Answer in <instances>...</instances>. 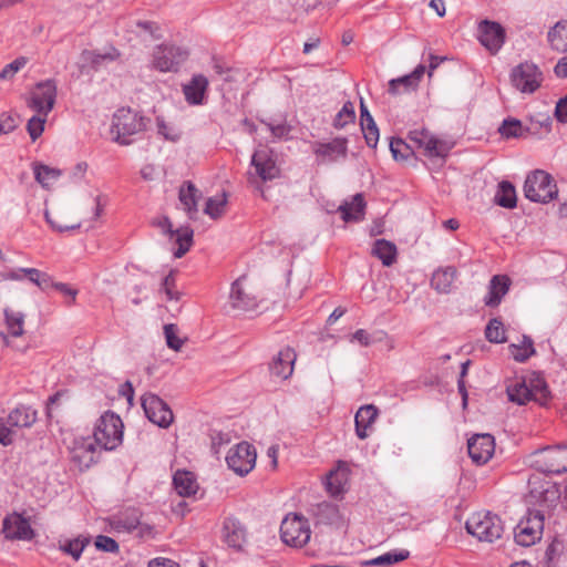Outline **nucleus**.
Listing matches in <instances>:
<instances>
[{"mask_svg":"<svg viewBox=\"0 0 567 567\" xmlns=\"http://www.w3.org/2000/svg\"><path fill=\"white\" fill-rule=\"evenodd\" d=\"M123 422L121 417L112 411H107L100 416L93 432V442L100 450L113 451L122 444Z\"/></svg>","mask_w":567,"mask_h":567,"instance_id":"obj_1","label":"nucleus"},{"mask_svg":"<svg viewBox=\"0 0 567 567\" xmlns=\"http://www.w3.org/2000/svg\"><path fill=\"white\" fill-rule=\"evenodd\" d=\"M146 127L145 117L131 109H120L113 115L111 132L114 134V141L121 145L132 143L130 138Z\"/></svg>","mask_w":567,"mask_h":567,"instance_id":"obj_2","label":"nucleus"},{"mask_svg":"<svg viewBox=\"0 0 567 567\" xmlns=\"http://www.w3.org/2000/svg\"><path fill=\"white\" fill-rule=\"evenodd\" d=\"M468 534L481 542L493 543L501 538L504 527L501 518L489 512L474 513L465 524Z\"/></svg>","mask_w":567,"mask_h":567,"instance_id":"obj_3","label":"nucleus"},{"mask_svg":"<svg viewBox=\"0 0 567 567\" xmlns=\"http://www.w3.org/2000/svg\"><path fill=\"white\" fill-rule=\"evenodd\" d=\"M525 197L536 203H548L557 194V185L554 178L542 169H536L527 175L524 184Z\"/></svg>","mask_w":567,"mask_h":567,"instance_id":"obj_4","label":"nucleus"},{"mask_svg":"<svg viewBox=\"0 0 567 567\" xmlns=\"http://www.w3.org/2000/svg\"><path fill=\"white\" fill-rule=\"evenodd\" d=\"M281 540L291 547H303L311 537L309 520L301 514L289 513L280 525Z\"/></svg>","mask_w":567,"mask_h":567,"instance_id":"obj_5","label":"nucleus"},{"mask_svg":"<svg viewBox=\"0 0 567 567\" xmlns=\"http://www.w3.org/2000/svg\"><path fill=\"white\" fill-rule=\"evenodd\" d=\"M533 466L545 474L567 473V446L546 447L534 454Z\"/></svg>","mask_w":567,"mask_h":567,"instance_id":"obj_6","label":"nucleus"},{"mask_svg":"<svg viewBox=\"0 0 567 567\" xmlns=\"http://www.w3.org/2000/svg\"><path fill=\"white\" fill-rule=\"evenodd\" d=\"M511 82L522 93H534L543 82V73L536 64L524 62L512 70Z\"/></svg>","mask_w":567,"mask_h":567,"instance_id":"obj_7","label":"nucleus"},{"mask_svg":"<svg viewBox=\"0 0 567 567\" xmlns=\"http://www.w3.org/2000/svg\"><path fill=\"white\" fill-rule=\"evenodd\" d=\"M187 58V50L176 45L163 44L154 50L153 65L161 72H176Z\"/></svg>","mask_w":567,"mask_h":567,"instance_id":"obj_8","label":"nucleus"},{"mask_svg":"<svg viewBox=\"0 0 567 567\" xmlns=\"http://www.w3.org/2000/svg\"><path fill=\"white\" fill-rule=\"evenodd\" d=\"M256 458L255 447L248 442H240L228 451L226 462L230 470L244 476L255 467Z\"/></svg>","mask_w":567,"mask_h":567,"instance_id":"obj_9","label":"nucleus"},{"mask_svg":"<svg viewBox=\"0 0 567 567\" xmlns=\"http://www.w3.org/2000/svg\"><path fill=\"white\" fill-rule=\"evenodd\" d=\"M141 404L146 417L159 427L167 429L174 415L168 404L153 393H145L141 398Z\"/></svg>","mask_w":567,"mask_h":567,"instance_id":"obj_10","label":"nucleus"},{"mask_svg":"<svg viewBox=\"0 0 567 567\" xmlns=\"http://www.w3.org/2000/svg\"><path fill=\"white\" fill-rule=\"evenodd\" d=\"M543 528L544 516L539 512L529 513L515 527V542L523 547H529L542 538Z\"/></svg>","mask_w":567,"mask_h":567,"instance_id":"obj_11","label":"nucleus"},{"mask_svg":"<svg viewBox=\"0 0 567 567\" xmlns=\"http://www.w3.org/2000/svg\"><path fill=\"white\" fill-rule=\"evenodd\" d=\"M56 92L58 89L54 80H45L38 83L32 92L30 106L38 114L48 116L55 104Z\"/></svg>","mask_w":567,"mask_h":567,"instance_id":"obj_12","label":"nucleus"},{"mask_svg":"<svg viewBox=\"0 0 567 567\" xmlns=\"http://www.w3.org/2000/svg\"><path fill=\"white\" fill-rule=\"evenodd\" d=\"M311 148L317 156L318 163H333L347 157L348 140L346 137H336L327 143L313 142Z\"/></svg>","mask_w":567,"mask_h":567,"instance_id":"obj_13","label":"nucleus"},{"mask_svg":"<svg viewBox=\"0 0 567 567\" xmlns=\"http://www.w3.org/2000/svg\"><path fill=\"white\" fill-rule=\"evenodd\" d=\"M468 455L478 465L485 464L495 451L494 437L488 434H475L467 442Z\"/></svg>","mask_w":567,"mask_h":567,"instance_id":"obj_14","label":"nucleus"},{"mask_svg":"<svg viewBox=\"0 0 567 567\" xmlns=\"http://www.w3.org/2000/svg\"><path fill=\"white\" fill-rule=\"evenodd\" d=\"M100 451L99 446L91 439H81L75 441L71 450V460L81 471L86 470L97 462Z\"/></svg>","mask_w":567,"mask_h":567,"instance_id":"obj_15","label":"nucleus"},{"mask_svg":"<svg viewBox=\"0 0 567 567\" xmlns=\"http://www.w3.org/2000/svg\"><path fill=\"white\" fill-rule=\"evenodd\" d=\"M478 33L480 42L492 53H496L504 44L505 30L497 22L482 21L478 25Z\"/></svg>","mask_w":567,"mask_h":567,"instance_id":"obj_16","label":"nucleus"},{"mask_svg":"<svg viewBox=\"0 0 567 567\" xmlns=\"http://www.w3.org/2000/svg\"><path fill=\"white\" fill-rule=\"evenodd\" d=\"M251 165L255 167L257 176L264 182L272 181L280 174V169L276 164L272 152L267 148L255 151L251 156Z\"/></svg>","mask_w":567,"mask_h":567,"instance_id":"obj_17","label":"nucleus"},{"mask_svg":"<svg viewBox=\"0 0 567 567\" xmlns=\"http://www.w3.org/2000/svg\"><path fill=\"white\" fill-rule=\"evenodd\" d=\"M2 533L7 539L31 540L34 536L28 519L18 514L3 519Z\"/></svg>","mask_w":567,"mask_h":567,"instance_id":"obj_18","label":"nucleus"},{"mask_svg":"<svg viewBox=\"0 0 567 567\" xmlns=\"http://www.w3.org/2000/svg\"><path fill=\"white\" fill-rule=\"evenodd\" d=\"M158 226L162 228L164 234H168L171 237H176V244L178 248L175 250L174 256L182 258L193 245L194 231L190 227H182L177 230L172 229V223L167 217H164Z\"/></svg>","mask_w":567,"mask_h":567,"instance_id":"obj_19","label":"nucleus"},{"mask_svg":"<svg viewBox=\"0 0 567 567\" xmlns=\"http://www.w3.org/2000/svg\"><path fill=\"white\" fill-rule=\"evenodd\" d=\"M4 319L8 329V333L0 332V338L7 347H11L17 350H24L25 348H19L13 344L10 338H18L24 333V315L20 311H13L4 309Z\"/></svg>","mask_w":567,"mask_h":567,"instance_id":"obj_20","label":"nucleus"},{"mask_svg":"<svg viewBox=\"0 0 567 567\" xmlns=\"http://www.w3.org/2000/svg\"><path fill=\"white\" fill-rule=\"evenodd\" d=\"M295 360L296 353L291 348L287 347L280 350L269 364L271 375L287 380L293 372Z\"/></svg>","mask_w":567,"mask_h":567,"instance_id":"obj_21","label":"nucleus"},{"mask_svg":"<svg viewBox=\"0 0 567 567\" xmlns=\"http://www.w3.org/2000/svg\"><path fill=\"white\" fill-rule=\"evenodd\" d=\"M511 284L512 281L506 275L493 276L488 284V291L484 297V305L489 308L497 307L508 292Z\"/></svg>","mask_w":567,"mask_h":567,"instance_id":"obj_22","label":"nucleus"},{"mask_svg":"<svg viewBox=\"0 0 567 567\" xmlns=\"http://www.w3.org/2000/svg\"><path fill=\"white\" fill-rule=\"evenodd\" d=\"M229 302L233 309L239 311H251L257 308L256 297L246 291L241 278L233 282Z\"/></svg>","mask_w":567,"mask_h":567,"instance_id":"obj_23","label":"nucleus"},{"mask_svg":"<svg viewBox=\"0 0 567 567\" xmlns=\"http://www.w3.org/2000/svg\"><path fill=\"white\" fill-rule=\"evenodd\" d=\"M349 468L344 462H338L336 468L327 475L326 487L332 496H339L347 489Z\"/></svg>","mask_w":567,"mask_h":567,"instance_id":"obj_24","label":"nucleus"},{"mask_svg":"<svg viewBox=\"0 0 567 567\" xmlns=\"http://www.w3.org/2000/svg\"><path fill=\"white\" fill-rule=\"evenodd\" d=\"M246 534L241 524L234 518H227L223 526V539L228 547L240 550L245 543Z\"/></svg>","mask_w":567,"mask_h":567,"instance_id":"obj_25","label":"nucleus"},{"mask_svg":"<svg viewBox=\"0 0 567 567\" xmlns=\"http://www.w3.org/2000/svg\"><path fill=\"white\" fill-rule=\"evenodd\" d=\"M208 87V80L203 74H195L189 83L183 86V92L186 101L193 105H199L204 101L206 90Z\"/></svg>","mask_w":567,"mask_h":567,"instance_id":"obj_26","label":"nucleus"},{"mask_svg":"<svg viewBox=\"0 0 567 567\" xmlns=\"http://www.w3.org/2000/svg\"><path fill=\"white\" fill-rule=\"evenodd\" d=\"M365 202L362 194H355L350 202L344 200L338 212L346 223L360 221L364 218Z\"/></svg>","mask_w":567,"mask_h":567,"instance_id":"obj_27","label":"nucleus"},{"mask_svg":"<svg viewBox=\"0 0 567 567\" xmlns=\"http://www.w3.org/2000/svg\"><path fill=\"white\" fill-rule=\"evenodd\" d=\"M37 410L30 405L20 404L14 408L7 417L10 427H30L37 421Z\"/></svg>","mask_w":567,"mask_h":567,"instance_id":"obj_28","label":"nucleus"},{"mask_svg":"<svg viewBox=\"0 0 567 567\" xmlns=\"http://www.w3.org/2000/svg\"><path fill=\"white\" fill-rule=\"evenodd\" d=\"M378 416V409L373 404L361 406L354 417L355 433L359 439L368 436L367 430L374 423Z\"/></svg>","mask_w":567,"mask_h":567,"instance_id":"obj_29","label":"nucleus"},{"mask_svg":"<svg viewBox=\"0 0 567 567\" xmlns=\"http://www.w3.org/2000/svg\"><path fill=\"white\" fill-rule=\"evenodd\" d=\"M173 484L181 496H192L198 489L194 474L188 471H177L174 474Z\"/></svg>","mask_w":567,"mask_h":567,"instance_id":"obj_30","label":"nucleus"},{"mask_svg":"<svg viewBox=\"0 0 567 567\" xmlns=\"http://www.w3.org/2000/svg\"><path fill=\"white\" fill-rule=\"evenodd\" d=\"M455 277L456 269L454 267L437 269L432 275L431 286L439 292L447 293L451 291Z\"/></svg>","mask_w":567,"mask_h":567,"instance_id":"obj_31","label":"nucleus"},{"mask_svg":"<svg viewBox=\"0 0 567 567\" xmlns=\"http://www.w3.org/2000/svg\"><path fill=\"white\" fill-rule=\"evenodd\" d=\"M547 40L553 50L567 52V20L558 21L547 33Z\"/></svg>","mask_w":567,"mask_h":567,"instance_id":"obj_32","label":"nucleus"},{"mask_svg":"<svg viewBox=\"0 0 567 567\" xmlns=\"http://www.w3.org/2000/svg\"><path fill=\"white\" fill-rule=\"evenodd\" d=\"M396 246L385 239H378L374 241L372 255L379 258L386 267L393 265L396 260Z\"/></svg>","mask_w":567,"mask_h":567,"instance_id":"obj_33","label":"nucleus"},{"mask_svg":"<svg viewBox=\"0 0 567 567\" xmlns=\"http://www.w3.org/2000/svg\"><path fill=\"white\" fill-rule=\"evenodd\" d=\"M198 190L192 182H186L179 189V200L190 218L197 214Z\"/></svg>","mask_w":567,"mask_h":567,"instance_id":"obj_34","label":"nucleus"},{"mask_svg":"<svg viewBox=\"0 0 567 567\" xmlns=\"http://www.w3.org/2000/svg\"><path fill=\"white\" fill-rule=\"evenodd\" d=\"M495 203L504 208H515L517 203L516 190L512 183L503 181L498 184L494 197Z\"/></svg>","mask_w":567,"mask_h":567,"instance_id":"obj_35","label":"nucleus"},{"mask_svg":"<svg viewBox=\"0 0 567 567\" xmlns=\"http://www.w3.org/2000/svg\"><path fill=\"white\" fill-rule=\"evenodd\" d=\"M508 399L517 404H525L532 401V392L525 380L515 381L507 386Z\"/></svg>","mask_w":567,"mask_h":567,"instance_id":"obj_36","label":"nucleus"},{"mask_svg":"<svg viewBox=\"0 0 567 567\" xmlns=\"http://www.w3.org/2000/svg\"><path fill=\"white\" fill-rule=\"evenodd\" d=\"M508 349H509L511 355L517 362H525L533 354H535L533 340L527 336L523 337V340L519 344H515V343L509 344Z\"/></svg>","mask_w":567,"mask_h":567,"instance_id":"obj_37","label":"nucleus"},{"mask_svg":"<svg viewBox=\"0 0 567 567\" xmlns=\"http://www.w3.org/2000/svg\"><path fill=\"white\" fill-rule=\"evenodd\" d=\"M33 171L37 182L45 188H49L62 174L60 169L43 164L34 165Z\"/></svg>","mask_w":567,"mask_h":567,"instance_id":"obj_38","label":"nucleus"},{"mask_svg":"<svg viewBox=\"0 0 567 567\" xmlns=\"http://www.w3.org/2000/svg\"><path fill=\"white\" fill-rule=\"evenodd\" d=\"M261 123L265 124L271 133L274 141H288L291 138L290 133L292 131V126L286 120L279 122L275 120H262Z\"/></svg>","mask_w":567,"mask_h":567,"instance_id":"obj_39","label":"nucleus"},{"mask_svg":"<svg viewBox=\"0 0 567 567\" xmlns=\"http://www.w3.org/2000/svg\"><path fill=\"white\" fill-rule=\"evenodd\" d=\"M409 550L405 549L392 550L369 560L367 565L388 567L405 560L409 557Z\"/></svg>","mask_w":567,"mask_h":567,"instance_id":"obj_40","label":"nucleus"},{"mask_svg":"<svg viewBox=\"0 0 567 567\" xmlns=\"http://www.w3.org/2000/svg\"><path fill=\"white\" fill-rule=\"evenodd\" d=\"M422 148L424 150V155L429 157H445L449 153L447 145L434 137L433 135H429L426 141L424 142Z\"/></svg>","mask_w":567,"mask_h":567,"instance_id":"obj_41","label":"nucleus"},{"mask_svg":"<svg viewBox=\"0 0 567 567\" xmlns=\"http://www.w3.org/2000/svg\"><path fill=\"white\" fill-rule=\"evenodd\" d=\"M226 205H227L226 193H223L219 196L209 197L206 202L204 213L207 214L210 218L217 219L224 214Z\"/></svg>","mask_w":567,"mask_h":567,"instance_id":"obj_42","label":"nucleus"},{"mask_svg":"<svg viewBox=\"0 0 567 567\" xmlns=\"http://www.w3.org/2000/svg\"><path fill=\"white\" fill-rule=\"evenodd\" d=\"M485 337L493 343L505 342L506 337L503 322L497 318L491 319L485 329Z\"/></svg>","mask_w":567,"mask_h":567,"instance_id":"obj_43","label":"nucleus"},{"mask_svg":"<svg viewBox=\"0 0 567 567\" xmlns=\"http://www.w3.org/2000/svg\"><path fill=\"white\" fill-rule=\"evenodd\" d=\"M527 385L532 392V400L544 404L549 395L545 380L540 377H535L529 380Z\"/></svg>","mask_w":567,"mask_h":567,"instance_id":"obj_44","label":"nucleus"},{"mask_svg":"<svg viewBox=\"0 0 567 567\" xmlns=\"http://www.w3.org/2000/svg\"><path fill=\"white\" fill-rule=\"evenodd\" d=\"M19 271L23 272L32 284L37 285L42 290L52 286L50 276L35 268H21Z\"/></svg>","mask_w":567,"mask_h":567,"instance_id":"obj_45","label":"nucleus"},{"mask_svg":"<svg viewBox=\"0 0 567 567\" xmlns=\"http://www.w3.org/2000/svg\"><path fill=\"white\" fill-rule=\"evenodd\" d=\"M416 84L413 81V76L410 74L393 79L389 82V93L396 95L403 92H409L416 89Z\"/></svg>","mask_w":567,"mask_h":567,"instance_id":"obj_46","label":"nucleus"},{"mask_svg":"<svg viewBox=\"0 0 567 567\" xmlns=\"http://www.w3.org/2000/svg\"><path fill=\"white\" fill-rule=\"evenodd\" d=\"M498 132L506 138L520 137L524 135V127L520 121L509 117L503 121Z\"/></svg>","mask_w":567,"mask_h":567,"instance_id":"obj_47","label":"nucleus"},{"mask_svg":"<svg viewBox=\"0 0 567 567\" xmlns=\"http://www.w3.org/2000/svg\"><path fill=\"white\" fill-rule=\"evenodd\" d=\"M318 515L322 520L334 524L340 519L339 506L333 503L323 502L318 505Z\"/></svg>","mask_w":567,"mask_h":567,"instance_id":"obj_48","label":"nucleus"},{"mask_svg":"<svg viewBox=\"0 0 567 567\" xmlns=\"http://www.w3.org/2000/svg\"><path fill=\"white\" fill-rule=\"evenodd\" d=\"M355 118L354 109L351 102L343 104L342 109L338 112L333 120V126L337 128L344 127L348 123L353 122Z\"/></svg>","mask_w":567,"mask_h":567,"instance_id":"obj_49","label":"nucleus"},{"mask_svg":"<svg viewBox=\"0 0 567 567\" xmlns=\"http://www.w3.org/2000/svg\"><path fill=\"white\" fill-rule=\"evenodd\" d=\"M90 543L87 537H78L71 540H68L62 549L70 554L74 559H79L85 546Z\"/></svg>","mask_w":567,"mask_h":567,"instance_id":"obj_50","label":"nucleus"},{"mask_svg":"<svg viewBox=\"0 0 567 567\" xmlns=\"http://www.w3.org/2000/svg\"><path fill=\"white\" fill-rule=\"evenodd\" d=\"M28 63V58L19 56L7 64L0 72V80H11Z\"/></svg>","mask_w":567,"mask_h":567,"instance_id":"obj_51","label":"nucleus"},{"mask_svg":"<svg viewBox=\"0 0 567 567\" xmlns=\"http://www.w3.org/2000/svg\"><path fill=\"white\" fill-rule=\"evenodd\" d=\"M47 116L38 114L32 116L27 124L28 133L32 141H35L44 130Z\"/></svg>","mask_w":567,"mask_h":567,"instance_id":"obj_52","label":"nucleus"},{"mask_svg":"<svg viewBox=\"0 0 567 567\" xmlns=\"http://www.w3.org/2000/svg\"><path fill=\"white\" fill-rule=\"evenodd\" d=\"M164 334L168 348L178 351L183 346V340L177 337V327L173 323L164 326Z\"/></svg>","mask_w":567,"mask_h":567,"instance_id":"obj_53","label":"nucleus"},{"mask_svg":"<svg viewBox=\"0 0 567 567\" xmlns=\"http://www.w3.org/2000/svg\"><path fill=\"white\" fill-rule=\"evenodd\" d=\"M162 289L164 290L167 300H178L179 292L175 289V275L171 271L162 282Z\"/></svg>","mask_w":567,"mask_h":567,"instance_id":"obj_54","label":"nucleus"},{"mask_svg":"<svg viewBox=\"0 0 567 567\" xmlns=\"http://www.w3.org/2000/svg\"><path fill=\"white\" fill-rule=\"evenodd\" d=\"M409 145L405 144L401 138H392L390 142V151L394 159H405L409 154Z\"/></svg>","mask_w":567,"mask_h":567,"instance_id":"obj_55","label":"nucleus"},{"mask_svg":"<svg viewBox=\"0 0 567 567\" xmlns=\"http://www.w3.org/2000/svg\"><path fill=\"white\" fill-rule=\"evenodd\" d=\"M95 547L99 550L105 551V553H117L118 551V544L113 539L112 537L105 536V535H99L95 538Z\"/></svg>","mask_w":567,"mask_h":567,"instance_id":"obj_56","label":"nucleus"},{"mask_svg":"<svg viewBox=\"0 0 567 567\" xmlns=\"http://www.w3.org/2000/svg\"><path fill=\"white\" fill-rule=\"evenodd\" d=\"M367 145L374 148L379 141V128L375 123L361 125Z\"/></svg>","mask_w":567,"mask_h":567,"instance_id":"obj_57","label":"nucleus"},{"mask_svg":"<svg viewBox=\"0 0 567 567\" xmlns=\"http://www.w3.org/2000/svg\"><path fill=\"white\" fill-rule=\"evenodd\" d=\"M17 127L14 117L7 113L0 114V134H8Z\"/></svg>","mask_w":567,"mask_h":567,"instance_id":"obj_58","label":"nucleus"},{"mask_svg":"<svg viewBox=\"0 0 567 567\" xmlns=\"http://www.w3.org/2000/svg\"><path fill=\"white\" fill-rule=\"evenodd\" d=\"M12 442H13V439H12L11 427L8 425L7 422H4V420L2 417H0V443L3 446H8V445L12 444Z\"/></svg>","mask_w":567,"mask_h":567,"instance_id":"obj_59","label":"nucleus"},{"mask_svg":"<svg viewBox=\"0 0 567 567\" xmlns=\"http://www.w3.org/2000/svg\"><path fill=\"white\" fill-rule=\"evenodd\" d=\"M430 132L426 130H414L409 133V138L416 144L417 147H422Z\"/></svg>","mask_w":567,"mask_h":567,"instance_id":"obj_60","label":"nucleus"},{"mask_svg":"<svg viewBox=\"0 0 567 567\" xmlns=\"http://www.w3.org/2000/svg\"><path fill=\"white\" fill-rule=\"evenodd\" d=\"M136 27L150 33L154 39L161 38V35L156 33L159 30V27L155 22L138 20L136 21Z\"/></svg>","mask_w":567,"mask_h":567,"instance_id":"obj_61","label":"nucleus"},{"mask_svg":"<svg viewBox=\"0 0 567 567\" xmlns=\"http://www.w3.org/2000/svg\"><path fill=\"white\" fill-rule=\"evenodd\" d=\"M86 60H90L94 68H96L104 60H114L115 56L111 54H97L95 52L86 51L83 53Z\"/></svg>","mask_w":567,"mask_h":567,"instance_id":"obj_62","label":"nucleus"},{"mask_svg":"<svg viewBox=\"0 0 567 567\" xmlns=\"http://www.w3.org/2000/svg\"><path fill=\"white\" fill-rule=\"evenodd\" d=\"M352 339L363 347H368L372 343L371 336L364 329L357 330L353 333Z\"/></svg>","mask_w":567,"mask_h":567,"instance_id":"obj_63","label":"nucleus"},{"mask_svg":"<svg viewBox=\"0 0 567 567\" xmlns=\"http://www.w3.org/2000/svg\"><path fill=\"white\" fill-rule=\"evenodd\" d=\"M148 567H179V565L168 558H155L150 561Z\"/></svg>","mask_w":567,"mask_h":567,"instance_id":"obj_64","label":"nucleus"}]
</instances>
